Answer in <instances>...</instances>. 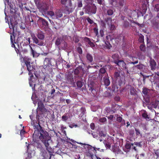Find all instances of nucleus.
Segmentation results:
<instances>
[{"label": "nucleus", "instance_id": "obj_2", "mask_svg": "<svg viewBox=\"0 0 159 159\" xmlns=\"http://www.w3.org/2000/svg\"><path fill=\"white\" fill-rule=\"evenodd\" d=\"M26 145L27 148V152H28L27 156L26 157V159H30L32 156L33 154H34V151H31L30 149V148H32L34 147V145H33V144H28L26 142Z\"/></svg>", "mask_w": 159, "mask_h": 159}, {"label": "nucleus", "instance_id": "obj_25", "mask_svg": "<svg viewBox=\"0 0 159 159\" xmlns=\"http://www.w3.org/2000/svg\"><path fill=\"white\" fill-rule=\"evenodd\" d=\"M74 82L73 79L71 76L68 75L66 77V83L69 84H71Z\"/></svg>", "mask_w": 159, "mask_h": 159}, {"label": "nucleus", "instance_id": "obj_41", "mask_svg": "<svg viewBox=\"0 0 159 159\" xmlns=\"http://www.w3.org/2000/svg\"><path fill=\"white\" fill-rule=\"evenodd\" d=\"M68 118V116L66 115H64L61 117L62 120L63 121H66Z\"/></svg>", "mask_w": 159, "mask_h": 159}, {"label": "nucleus", "instance_id": "obj_24", "mask_svg": "<svg viewBox=\"0 0 159 159\" xmlns=\"http://www.w3.org/2000/svg\"><path fill=\"white\" fill-rule=\"evenodd\" d=\"M86 57L87 60L89 62H91L93 61V57L92 55L89 53L86 54Z\"/></svg>", "mask_w": 159, "mask_h": 159}, {"label": "nucleus", "instance_id": "obj_63", "mask_svg": "<svg viewBox=\"0 0 159 159\" xmlns=\"http://www.w3.org/2000/svg\"><path fill=\"white\" fill-rule=\"evenodd\" d=\"M155 8L157 11H159V4H157L156 5Z\"/></svg>", "mask_w": 159, "mask_h": 159}, {"label": "nucleus", "instance_id": "obj_7", "mask_svg": "<svg viewBox=\"0 0 159 159\" xmlns=\"http://www.w3.org/2000/svg\"><path fill=\"white\" fill-rule=\"evenodd\" d=\"M25 62L26 66L27 69L29 71H34L35 70L34 66L32 63H30V61L28 59L25 60Z\"/></svg>", "mask_w": 159, "mask_h": 159}, {"label": "nucleus", "instance_id": "obj_11", "mask_svg": "<svg viewBox=\"0 0 159 159\" xmlns=\"http://www.w3.org/2000/svg\"><path fill=\"white\" fill-rule=\"evenodd\" d=\"M44 62H48V65L54 66L56 64V61L53 59H50L48 58H46L44 60Z\"/></svg>", "mask_w": 159, "mask_h": 159}, {"label": "nucleus", "instance_id": "obj_42", "mask_svg": "<svg viewBox=\"0 0 159 159\" xmlns=\"http://www.w3.org/2000/svg\"><path fill=\"white\" fill-rule=\"evenodd\" d=\"M107 13L108 15L111 16L113 14V12L112 10L110 9L107 11Z\"/></svg>", "mask_w": 159, "mask_h": 159}, {"label": "nucleus", "instance_id": "obj_58", "mask_svg": "<svg viewBox=\"0 0 159 159\" xmlns=\"http://www.w3.org/2000/svg\"><path fill=\"white\" fill-rule=\"evenodd\" d=\"M84 40L87 42L89 43V42H90V40L89 39L87 38V37H85L84 38Z\"/></svg>", "mask_w": 159, "mask_h": 159}, {"label": "nucleus", "instance_id": "obj_28", "mask_svg": "<svg viewBox=\"0 0 159 159\" xmlns=\"http://www.w3.org/2000/svg\"><path fill=\"white\" fill-rule=\"evenodd\" d=\"M30 48L31 50V53L33 55V57H38L39 56V54L38 53L36 52L33 49L32 47L30 46Z\"/></svg>", "mask_w": 159, "mask_h": 159}, {"label": "nucleus", "instance_id": "obj_61", "mask_svg": "<svg viewBox=\"0 0 159 159\" xmlns=\"http://www.w3.org/2000/svg\"><path fill=\"white\" fill-rule=\"evenodd\" d=\"M63 44H64L63 45V48H67V43L65 42H63Z\"/></svg>", "mask_w": 159, "mask_h": 159}, {"label": "nucleus", "instance_id": "obj_51", "mask_svg": "<svg viewBox=\"0 0 159 159\" xmlns=\"http://www.w3.org/2000/svg\"><path fill=\"white\" fill-rule=\"evenodd\" d=\"M93 31L96 36H97L98 34V29L96 28H94L93 29Z\"/></svg>", "mask_w": 159, "mask_h": 159}, {"label": "nucleus", "instance_id": "obj_19", "mask_svg": "<svg viewBox=\"0 0 159 159\" xmlns=\"http://www.w3.org/2000/svg\"><path fill=\"white\" fill-rule=\"evenodd\" d=\"M37 36L38 37V39L42 40L43 41L45 38L44 34L41 31L38 32Z\"/></svg>", "mask_w": 159, "mask_h": 159}, {"label": "nucleus", "instance_id": "obj_36", "mask_svg": "<svg viewBox=\"0 0 159 159\" xmlns=\"http://www.w3.org/2000/svg\"><path fill=\"white\" fill-rule=\"evenodd\" d=\"M112 57L114 59L116 60L119 59V57L118 55L117 54H115L112 56Z\"/></svg>", "mask_w": 159, "mask_h": 159}, {"label": "nucleus", "instance_id": "obj_35", "mask_svg": "<svg viewBox=\"0 0 159 159\" xmlns=\"http://www.w3.org/2000/svg\"><path fill=\"white\" fill-rule=\"evenodd\" d=\"M110 29L111 30H113L116 29L115 26L113 24H111L109 26Z\"/></svg>", "mask_w": 159, "mask_h": 159}, {"label": "nucleus", "instance_id": "obj_57", "mask_svg": "<svg viewBox=\"0 0 159 159\" xmlns=\"http://www.w3.org/2000/svg\"><path fill=\"white\" fill-rule=\"evenodd\" d=\"M88 44L92 47H93L95 46V45L94 43L91 41L89 42V43Z\"/></svg>", "mask_w": 159, "mask_h": 159}, {"label": "nucleus", "instance_id": "obj_33", "mask_svg": "<svg viewBox=\"0 0 159 159\" xmlns=\"http://www.w3.org/2000/svg\"><path fill=\"white\" fill-rule=\"evenodd\" d=\"M159 104V101L156 100L152 104L153 107L155 108H156Z\"/></svg>", "mask_w": 159, "mask_h": 159}, {"label": "nucleus", "instance_id": "obj_8", "mask_svg": "<svg viewBox=\"0 0 159 159\" xmlns=\"http://www.w3.org/2000/svg\"><path fill=\"white\" fill-rule=\"evenodd\" d=\"M103 143L107 148H110L111 146H114L113 140H104Z\"/></svg>", "mask_w": 159, "mask_h": 159}, {"label": "nucleus", "instance_id": "obj_17", "mask_svg": "<svg viewBox=\"0 0 159 159\" xmlns=\"http://www.w3.org/2000/svg\"><path fill=\"white\" fill-rule=\"evenodd\" d=\"M103 78L104 85L106 86H108L110 84V81L108 75L107 77H104Z\"/></svg>", "mask_w": 159, "mask_h": 159}, {"label": "nucleus", "instance_id": "obj_59", "mask_svg": "<svg viewBox=\"0 0 159 159\" xmlns=\"http://www.w3.org/2000/svg\"><path fill=\"white\" fill-rule=\"evenodd\" d=\"M78 7H81L82 6V2H78Z\"/></svg>", "mask_w": 159, "mask_h": 159}, {"label": "nucleus", "instance_id": "obj_32", "mask_svg": "<svg viewBox=\"0 0 159 159\" xmlns=\"http://www.w3.org/2000/svg\"><path fill=\"white\" fill-rule=\"evenodd\" d=\"M118 5L116 7H121L124 5V0H118Z\"/></svg>", "mask_w": 159, "mask_h": 159}, {"label": "nucleus", "instance_id": "obj_43", "mask_svg": "<svg viewBox=\"0 0 159 159\" xmlns=\"http://www.w3.org/2000/svg\"><path fill=\"white\" fill-rule=\"evenodd\" d=\"M142 116L146 119H149V117L148 116V114L146 113H144L142 114Z\"/></svg>", "mask_w": 159, "mask_h": 159}, {"label": "nucleus", "instance_id": "obj_52", "mask_svg": "<svg viewBox=\"0 0 159 159\" xmlns=\"http://www.w3.org/2000/svg\"><path fill=\"white\" fill-rule=\"evenodd\" d=\"M25 133V131L23 130V129H22L21 131H20V136H21V137H22H22L23 136V135H24V134Z\"/></svg>", "mask_w": 159, "mask_h": 159}, {"label": "nucleus", "instance_id": "obj_29", "mask_svg": "<svg viewBox=\"0 0 159 159\" xmlns=\"http://www.w3.org/2000/svg\"><path fill=\"white\" fill-rule=\"evenodd\" d=\"M47 14L52 17V19L55 18V14L53 11H49L47 12Z\"/></svg>", "mask_w": 159, "mask_h": 159}, {"label": "nucleus", "instance_id": "obj_31", "mask_svg": "<svg viewBox=\"0 0 159 159\" xmlns=\"http://www.w3.org/2000/svg\"><path fill=\"white\" fill-rule=\"evenodd\" d=\"M42 140V142H43L47 148H48L49 146V144L48 143V140Z\"/></svg>", "mask_w": 159, "mask_h": 159}, {"label": "nucleus", "instance_id": "obj_21", "mask_svg": "<svg viewBox=\"0 0 159 159\" xmlns=\"http://www.w3.org/2000/svg\"><path fill=\"white\" fill-rule=\"evenodd\" d=\"M63 40L61 38H57L55 42V44L57 46H59L62 43Z\"/></svg>", "mask_w": 159, "mask_h": 159}, {"label": "nucleus", "instance_id": "obj_50", "mask_svg": "<svg viewBox=\"0 0 159 159\" xmlns=\"http://www.w3.org/2000/svg\"><path fill=\"white\" fill-rule=\"evenodd\" d=\"M139 42L141 43H142L143 42L144 39H143V36H140L139 39Z\"/></svg>", "mask_w": 159, "mask_h": 159}, {"label": "nucleus", "instance_id": "obj_54", "mask_svg": "<svg viewBox=\"0 0 159 159\" xmlns=\"http://www.w3.org/2000/svg\"><path fill=\"white\" fill-rule=\"evenodd\" d=\"M69 126L70 127L72 128H73L74 127H78V125H75L74 124H73L71 125H70Z\"/></svg>", "mask_w": 159, "mask_h": 159}, {"label": "nucleus", "instance_id": "obj_10", "mask_svg": "<svg viewBox=\"0 0 159 159\" xmlns=\"http://www.w3.org/2000/svg\"><path fill=\"white\" fill-rule=\"evenodd\" d=\"M115 63L120 66H122L125 69L127 68L126 66V64L123 60L115 61Z\"/></svg>", "mask_w": 159, "mask_h": 159}, {"label": "nucleus", "instance_id": "obj_53", "mask_svg": "<svg viewBox=\"0 0 159 159\" xmlns=\"http://www.w3.org/2000/svg\"><path fill=\"white\" fill-rule=\"evenodd\" d=\"M140 48L142 51H144L145 50L144 45L143 44L141 45L140 46Z\"/></svg>", "mask_w": 159, "mask_h": 159}, {"label": "nucleus", "instance_id": "obj_20", "mask_svg": "<svg viewBox=\"0 0 159 159\" xmlns=\"http://www.w3.org/2000/svg\"><path fill=\"white\" fill-rule=\"evenodd\" d=\"M40 136V131L39 132V130H35L33 134V137L34 138L38 139L39 138V136Z\"/></svg>", "mask_w": 159, "mask_h": 159}, {"label": "nucleus", "instance_id": "obj_22", "mask_svg": "<svg viewBox=\"0 0 159 159\" xmlns=\"http://www.w3.org/2000/svg\"><path fill=\"white\" fill-rule=\"evenodd\" d=\"M72 11V8L70 7H69L68 6H66L64 9V12L66 14H69Z\"/></svg>", "mask_w": 159, "mask_h": 159}, {"label": "nucleus", "instance_id": "obj_44", "mask_svg": "<svg viewBox=\"0 0 159 159\" xmlns=\"http://www.w3.org/2000/svg\"><path fill=\"white\" fill-rule=\"evenodd\" d=\"M77 51L80 54H81L82 53V48L80 47H78L77 48Z\"/></svg>", "mask_w": 159, "mask_h": 159}, {"label": "nucleus", "instance_id": "obj_1", "mask_svg": "<svg viewBox=\"0 0 159 159\" xmlns=\"http://www.w3.org/2000/svg\"><path fill=\"white\" fill-rule=\"evenodd\" d=\"M135 146L140 147L141 144L140 143L134 142V143H129L127 141L125 145V148L124 149V151L127 152L129 151L130 148L134 149L135 151H137Z\"/></svg>", "mask_w": 159, "mask_h": 159}, {"label": "nucleus", "instance_id": "obj_56", "mask_svg": "<svg viewBox=\"0 0 159 159\" xmlns=\"http://www.w3.org/2000/svg\"><path fill=\"white\" fill-rule=\"evenodd\" d=\"M12 28L13 29L11 33V34H12L13 36H14V38L15 37V36L14 35V34L15 33V31H14V26H13V25H12Z\"/></svg>", "mask_w": 159, "mask_h": 159}, {"label": "nucleus", "instance_id": "obj_13", "mask_svg": "<svg viewBox=\"0 0 159 159\" xmlns=\"http://www.w3.org/2000/svg\"><path fill=\"white\" fill-rule=\"evenodd\" d=\"M150 91L151 90L146 88H143L142 92L144 95V96L148 97L150 95Z\"/></svg>", "mask_w": 159, "mask_h": 159}, {"label": "nucleus", "instance_id": "obj_37", "mask_svg": "<svg viewBox=\"0 0 159 159\" xmlns=\"http://www.w3.org/2000/svg\"><path fill=\"white\" fill-rule=\"evenodd\" d=\"M76 84L77 87L79 88H81L83 86L82 82L80 81L77 82Z\"/></svg>", "mask_w": 159, "mask_h": 159}, {"label": "nucleus", "instance_id": "obj_39", "mask_svg": "<svg viewBox=\"0 0 159 159\" xmlns=\"http://www.w3.org/2000/svg\"><path fill=\"white\" fill-rule=\"evenodd\" d=\"M123 26L125 27H128L129 26V23L127 21H125L124 22Z\"/></svg>", "mask_w": 159, "mask_h": 159}, {"label": "nucleus", "instance_id": "obj_18", "mask_svg": "<svg viewBox=\"0 0 159 159\" xmlns=\"http://www.w3.org/2000/svg\"><path fill=\"white\" fill-rule=\"evenodd\" d=\"M116 117V120L118 122L121 123L120 127L125 125V121L124 120H122V117L120 116H118V115H117Z\"/></svg>", "mask_w": 159, "mask_h": 159}, {"label": "nucleus", "instance_id": "obj_30", "mask_svg": "<svg viewBox=\"0 0 159 159\" xmlns=\"http://www.w3.org/2000/svg\"><path fill=\"white\" fill-rule=\"evenodd\" d=\"M128 88H130V93L131 95H133L135 93V89L133 87H132L130 85H128Z\"/></svg>", "mask_w": 159, "mask_h": 159}, {"label": "nucleus", "instance_id": "obj_26", "mask_svg": "<svg viewBox=\"0 0 159 159\" xmlns=\"http://www.w3.org/2000/svg\"><path fill=\"white\" fill-rule=\"evenodd\" d=\"M38 108L41 111L43 110L44 107L43 105L42 102L41 101L39 102L38 103Z\"/></svg>", "mask_w": 159, "mask_h": 159}, {"label": "nucleus", "instance_id": "obj_12", "mask_svg": "<svg viewBox=\"0 0 159 159\" xmlns=\"http://www.w3.org/2000/svg\"><path fill=\"white\" fill-rule=\"evenodd\" d=\"M150 65L152 70H155L156 69V63L154 59H150L149 61Z\"/></svg>", "mask_w": 159, "mask_h": 159}, {"label": "nucleus", "instance_id": "obj_9", "mask_svg": "<svg viewBox=\"0 0 159 159\" xmlns=\"http://www.w3.org/2000/svg\"><path fill=\"white\" fill-rule=\"evenodd\" d=\"M39 7L41 10H43L45 11L48 9V5L45 2H42L39 4Z\"/></svg>", "mask_w": 159, "mask_h": 159}, {"label": "nucleus", "instance_id": "obj_49", "mask_svg": "<svg viewBox=\"0 0 159 159\" xmlns=\"http://www.w3.org/2000/svg\"><path fill=\"white\" fill-rule=\"evenodd\" d=\"M104 0H97V3L100 5L103 4Z\"/></svg>", "mask_w": 159, "mask_h": 159}, {"label": "nucleus", "instance_id": "obj_64", "mask_svg": "<svg viewBox=\"0 0 159 159\" xmlns=\"http://www.w3.org/2000/svg\"><path fill=\"white\" fill-rule=\"evenodd\" d=\"M156 20L157 21L158 23L159 22V13H158L157 15V16L156 17Z\"/></svg>", "mask_w": 159, "mask_h": 159}, {"label": "nucleus", "instance_id": "obj_16", "mask_svg": "<svg viewBox=\"0 0 159 159\" xmlns=\"http://www.w3.org/2000/svg\"><path fill=\"white\" fill-rule=\"evenodd\" d=\"M62 15V11L59 9L56 10L55 12V18L57 19L61 17Z\"/></svg>", "mask_w": 159, "mask_h": 159}, {"label": "nucleus", "instance_id": "obj_47", "mask_svg": "<svg viewBox=\"0 0 159 159\" xmlns=\"http://www.w3.org/2000/svg\"><path fill=\"white\" fill-rule=\"evenodd\" d=\"M87 20L88 22L90 24H92L93 23V21L89 17L87 19Z\"/></svg>", "mask_w": 159, "mask_h": 159}, {"label": "nucleus", "instance_id": "obj_23", "mask_svg": "<svg viewBox=\"0 0 159 159\" xmlns=\"http://www.w3.org/2000/svg\"><path fill=\"white\" fill-rule=\"evenodd\" d=\"M135 130L136 135L137 136V138H141L142 137V135L140 133V130L137 128H135Z\"/></svg>", "mask_w": 159, "mask_h": 159}, {"label": "nucleus", "instance_id": "obj_15", "mask_svg": "<svg viewBox=\"0 0 159 159\" xmlns=\"http://www.w3.org/2000/svg\"><path fill=\"white\" fill-rule=\"evenodd\" d=\"M144 67V65L142 64L139 63V65H138L135 66H134L132 67L131 69H130V71L133 72L134 70L136 68L137 69L139 70H141L143 69Z\"/></svg>", "mask_w": 159, "mask_h": 159}, {"label": "nucleus", "instance_id": "obj_40", "mask_svg": "<svg viewBox=\"0 0 159 159\" xmlns=\"http://www.w3.org/2000/svg\"><path fill=\"white\" fill-rule=\"evenodd\" d=\"M106 135L105 132L103 131H100L99 132V135L100 136H104Z\"/></svg>", "mask_w": 159, "mask_h": 159}, {"label": "nucleus", "instance_id": "obj_3", "mask_svg": "<svg viewBox=\"0 0 159 159\" xmlns=\"http://www.w3.org/2000/svg\"><path fill=\"white\" fill-rule=\"evenodd\" d=\"M87 145L88 146V148L89 149L88 152L87 153V155L88 156H89L92 157L93 156V153L91 152V151H93L94 152H95L94 151H95V152L96 151V149L97 150L100 151L101 152H103V149H101L100 150V148H96L95 147H93L92 146L89 145Z\"/></svg>", "mask_w": 159, "mask_h": 159}, {"label": "nucleus", "instance_id": "obj_5", "mask_svg": "<svg viewBox=\"0 0 159 159\" xmlns=\"http://www.w3.org/2000/svg\"><path fill=\"white\" fill-rule=\"evenodd\" d=\"M108 74L106 72V69L104 67L101 68L99 71L98 77L101 81L102 77H107Z\"/></svg>", "mask_w": 159, "mask_h": 159}, {"label": "nucleus", "instance_id": "obj_48", "mask_svg": "<svg viewBox=\"0 0 159 159\" xmlns=\"http://www.w3.org/2000/svg\"><path fill=\"white\" fill-rule=\"evenodd\" d=\"M90 127L93 130L95 129V124L94 123H92L90 124Z\"/></svg>", "mask_w": 159, "mask_h": 159}, {"label": "nucleus", "instance_id": "obj_45", "mask_svg": "<svg viewBox=\"0 0 159 159\" xmlns=\"http://www.w3.org/2000/svg\"><path fill=\"white\" fill-rule=\"evenodd\" d=\"M105 94L106 96L107 97H110L112 96V94L111 93L107 91H106L105 92Z\"/></svg>", "mask_w": 159, "mask_h": 159}, {"label": "nucleus", "instance_id": "obj_6", "mask_svg": "<svg viewBox=\"0 0 159 159\" xmlns=\"http://www.w3.org/2000/svg\"><path fill=\"white\" fill-rule=\"evenodd\" d=\"M32 39L33 41V43L37 44L39 46H43L44 44L43 41L38 39L34 34L32 35Z\"/></svg>", "mask_w": 159, "mask_h": 159}, {"label": "nucleus", "instance_id": "obj_38", "mask_svg": "<svg viewBox=\"0 0 159 159\" xmlns=\"http://www.w3.org/2000/svg\"><path fill=\"white\" fill-rule=\"evenodd\" d=\"M96 7L95 6L93 7L91 9V12L93 14H95L96 11Z\"/></svg>", "mask_w": 159, "mask_h": 159}, {"label": "nucleus", "instance_id": "obj_55", "mask_svg": "<svg viewBox=\"0 0 159 159\" xmlns=\"http://www.w3.org/2000/svg\"><path fill=\"white\" fill-rule=\"evenodd\" d=\"M6 1H7L8 4L9 5V7L11 9H12L13 8V6L9 2V0H6Z\"/></svg>", "mask_w": 159, "mask_h": 159}, {"label": "nucleus", "instance_id": "obj_34", "mask_svg": "<svg viewBox=\"0 0 159 159\" xmlns=\"http://www.w3.org/2000/svg\"><path fill=\"white\" fill-rule=\"evenodd\" d=\"M120 76V72H116L114 74V77L116 79H118V77Z\"/></svg>", "mask_w": 159, "mask_h": 159}, {"label": "nucleus", "instance_id": "obj_60", "mask_svg": "<svg viewBox=\"0 0 159 159\" xmlns=\"http://www.w3.org/2000/svg\"><path fill=\"white\" fill-rule=\"evenodd\" d=\"M101 26L103 27H105L106 26V24L102 20L101 21Z\"/></svg>", "mask_w": 159, "mask_h": 159}, {"label": "nucleus", "instance_id": "obj_62", "mask_svg": "<svg viewBox=\"0 0 159 159\" xmlns=\"http://www.w3.org/2000/svg\"><path fill=\"white\" fill-rule=\"evenodd\" d=\"M67 1V0H61V3L62 4L65 5L66 4V2Z\"/></svg>", "mask_w": 159, "mask_h": 159}, {"label": "nucleus", "instance_id": "obj_27", "mask_svg": "<svg viewBox=\"0 0 159 159\" xmlns=\"http://www.w3.org/2000/svg\"><path fill=\"white\" fill-rule=\"evenodd\" d=\"M105 22L107 23V24L109 26V25L111 24L112 19L111 18L109 17L106 18L105 19Z\"/></svg>", "mask_w": 159, "mask_h": 159}, {"label": "nucleus", "instance_id": "obj_46", "mask_svg": "<svg viewBox=\"0 0 159 159\" xmlns=\"http://www.w3.org/2000/svg\"><path fill=\"white\" fill-rule=\"evenodd\" d=\"M106 120H107V119H106V118L105 117H103V118H100L99 120V121L101 122H102V123L106 121Z\"/></svg>", "mask_w": 159, "mask_h": 159}, {"label": "nucleus", "instance_id": "obj_4", "mask_svg": "<svg viewBox=\"0 0 159 159\" xmlns=\"http://www.w3.org/2000/svg\"><path fill=\"white\" fill-rule=\"evenodd\" d=\"M39 126L40 131V136H39V139H48L49 136L48 132L46 131H44L39 124Z\"/></svg>", "mask_w": 159, "mask_h": 159}, {"label": "nucleus", "instance_id": "obj_14", "mask_svg": "<svg viewBox=\"0 0 159 159\" xmlns=\"http://www.w3.org/2000/svg\"><path fill=\"white\" fill-rule=\"evenodd\" d=\"M37 22L38 23H41L43 25L45 26H48V21L41 17H39Z\"/></svg>", "mask_w": 159, "mask_h": 159}]
</instances>
